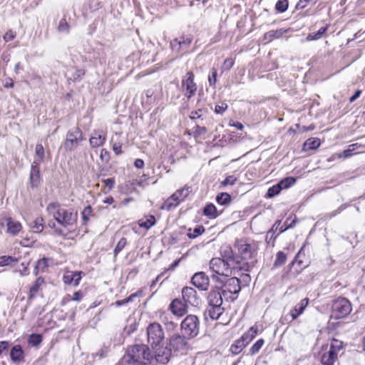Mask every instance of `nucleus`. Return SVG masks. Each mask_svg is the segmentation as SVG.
<instances>
[{
	"mask_svg": "<svg viewBox=\"0 0 365 365\" xmlns=\"http://www.w3.org/2000/svg\"><path fill=\"white\" fill-rule=\"evenodd\" d=\"M228 106L225 102H220L215 105L214 111L216 114L222 115L227 109Z\"/></svg>",
	"mask_w": 365,
	"mask_h": 365,
	"instance_id": "56",
	"label": "nucleus"
},
{
	"mask_svg": "<svg viewBox=\"0 0 365 365\" xmlns=\"http://www.w3.org/2000/svg\"><path fill=\"white\" fill-rule=\"evenodd\" d=\"M197 88L193 72L188 71L182 79V92L183 95L190 99L195 95Z\"/></svg>",
	"mask_w": 365,
	"mask_h": 365,
	"instance_id": "11",
	"label": "nucleus"
},
{
	"mask_svg": "<svg viewBox=\"0 0 365 365\" xmlns=\"http://www.w3.org/2000/svg\"><path fill=\"white\" fill-rule=\"evenodd\" d=\"M220 254L221 259L232 264L235 267L238 266L236 259L235 250H233L230 246H223L221 247Z\"/></svg>",
	"mask_w": 365,
	"mask_h": 365,
	"instance_id": "21",
	"label": "nucleus"
},
{
	"mask_svg": "<svg viewBox=\"0 0 365 365\" xmlns=\"http://www.w3.org/2000/svg\"><path fill=\"white\" fill-rule=\"evenodd\" d=\"M203 214L210 219L217 217V213L216 207L212 203L207 205L203 209Z\"/></svg>",
	"mask_w": 365,
	"mask_h": 365,
	"instance_id": "37",
	"label": "nucleus"
},
{
	"mask_svg": "<svg viewBox=\"0 0 365 365\" xmlns=\"http://www.w3.org/2000/svg\"><path fill=\"white\" fill-rule=\"evenodd\" d=\"M343 347L344 344L341 341L333 339L330 343L329 350L324 352L321 356L322 365H334Z\"/></svg>",
	"mask_w": 365,
	"mask_h": 365,
	"instance_id": "5",
	"label": "nucleus"
},
{
	"mask_svg": "<svg viewBox=\"0 0 365 365\" xmlns=\"http://www.w3.org/2000/svg\"><path fill=\"white\" fill-rule=\"evenodd\" d=\"M29 181L32 188L37 187L41 183V176L40 173V166L39 163L36 161H34L31 163Z\"/></svg>",
	"mask_w": 365,
	"mask_h": 365,
	"instance_id": "17",
	"label": "nucleus"
},
{
	"mask_svg": "<svg viewBox=\"0 0 365 365\" xmlns=\"http://www.w3.org/2000/svg\"><path fill=\"white\" fill-rule=\"evenodd\" d=\"M211 277L213 280L217 282L222 287H223V296L225 295L226 292L236 294L241 290L240 280L236 277L227 279V277L220 278L215 274H212Z\"/></svg>",
	"mask_w": 365,
	"mask_h": 365,
	"instance_id": "7",
	"label": "nucleus"
},
{
	"mask_svg": "<svg viewBox=\"0 0 365 365\" xmlns=\"http://www.w3.org/2000/svg\"><path fill=\"white\" fill-rule=\"evenodd\" d=\"M287 260V255L282 251H279L276 255V259L274 262V267L282 266Z\"/></svg>",
	"mask_w": 365,
	"mask_h": 365,
	"instance_id": "42",
	"label": "nucleus"
},
{
	"mask_svg": "<svg viewBox=\"0 0 365 365\" xmlns=\"http://www.w3.org/2000/svg\"><path fill=\"white\" fill-rule=\"evenodd\" d=\"M69 29V24L66 21V19H61L58 26V31L61 33L68 34Z\"/></svg>",
	"mask_w": 365,
	"mask_h": 365,
	"instance_id": "51",
	"label": "nucleus"
},
{
	"mask_svg": "<svg viewBox=\"0 0 365 365\" xmlns=\"http://www.w3.org/2000/svg\"><path fill=\"white\" fill-rule=\"evenodd\" d=\"M296 182V178L294 177H287L282 180H281L277 183L280 187L281 190L288 189Z\"/></svg>",
	"mask_w": 365,
	"mask_h": 365,
	"instance_id": "39",
	"label": "nucleus"
},
{
	"mask_svg": "<svg viewBox=\"0 0 365 365\" xmlns=\"http://www.w3.org/2000/svg\"><path fill=\"white\" fill-rule=\"evenodd\" d=\"M105 139V135L103 131L95 130L91 134L89 141L91 145L96 148L103 145Z\"/></svg>",
	"mask_w": 365,
	"mask_h": 365,
	"instance_id": "27",
	"label": "nucleus"
},
{
	"mask_svg": "<svg viewBox=\"0 0 365 365\" xmlns=\"http://www.w3.org/2000/svg\"><path fill=\"white\" fill-rule=\"evenodd\" d=\"M217 69L215 68H212L210 70V73L208 76L209 85L212 88H215L216 83H217Z\"/></svg>",
	"mask_w": 365,
	"mask_h": 365,
	"instance_id": "48",
	"label": "nucleus"
},
{
	"mask_svg": "<svg viewBox=\"0 0 365 365\" xmlns=\"http://www.w3.org/2000/svg\"><path fill=\"white\" fill-rule=\"evenodd\" d=\"M47 210L58 223L65 227H72L77 222L78 212L73 209L62 208L58 202L49 203Z\"/></svg>",
	"mask_w": 365,
	"mask_h": 365,
	"instance_id": "3",
	"label": "nucleus"
},
{
	"mask_svg": "<svg viewBox=\"0 0 365 365\" xmlns=\"http://www.w3.org/2000/svg\"><path fill=\"white\" fill-rule=\"evenodd\" d=\"M351 302L344 297H339L333 302L331 306V317L340 319L346 317L351 312Z\"/></svg>",
	"mask_w": 365,
	"mask_h": 365,
	"instance_id": "6",
	"label": "nucleus"
},
{
	"mask_svg": "<svg viewBox=\"0 0 365 365\" xmlns=\"http://www.w3.org/2000/svg\"><path fill=\"white\" fill-rule=\"evenodd\" d=\"M139 296H140V292H136L135 294H132L129 297H126L124 299L115 301V306L116 307L123 306L125 304L133 302L134 298H135L136 297H139Z\"/></svg>",
	"mask_w": 365,
	"mask_h": 365,
	"instance_id": "47",
	"label": "nucleus"
},
{
	"mask_svg": "<svg viewBox=\"0 0 365 365\" xmlns=\"http://www.w3.org/2000/svg\"><path fill=\"white\" fill-rule=\"evenodd\" d=\"M245 346V344L243 341L238 340L235 342V344H232L230 347L231 351L235 354H239L243 348Z\"/></svg>",
	"mask_w": 365,
	"mask_h": 365,
	"instance_id": "50",
	"label": "nucleus"
},
{
	"mask_svg": "<svg viewBox=\"0 0 365 365\" xmlns=\"http://www.w3.org/2000/svg\"><path fill=\"white\" fill-rule=\"evenodd\" d=\"M30 227L34 232H42L43 230V219L41 217H36L31 222Z\"/></svg>",
	"mask_w": 365,
	"mask_h": 365,
	"instance_id": "36",
	"label": "nucleus"
},
{
	"mask_svg": "<svg viewBox=\"0 0 365 365\" xmlns=\"http://www.w3.org/2000/svg\"><path fill=\"white\" fill-rule=\"evenodd\" d=\"M14 262H17V259L11 256H1L0 257V267H5L11 264Z\"/></svg>",
	"mask_w": 365,
	"mask_h": 365,
	"instance_id": "53",
	"label": "nucleus"
},
{
	"mask_svg": "<svg viewBox=\"0 0 365 365\" xmlns=\"http://www.w3.org/2000/svg\"><path fill=\"white\" fill-rule=\"evenodd\" d=\"M295 225V220H293L290 225L286 227H284V225H282V221L280 220H277L274 224L272 225V228L267 232V240L269 238V236L272 232H276L277 231H279V234L284 232L289 228H292Z\"/></svg>",
	"mask_w": 365,
	"mask_h": 365,
	"instance_id": "25",
	"label": "nucleus"
},
{
	"mask_svg": "<svg viewBox=\"0 0 365 365\" xmlns=\"http://www.w3.org/2000/svg\"><path fill=\"white\" fill-rule=\"evenodd\" d=\"M189 306L183 301L175 299L170 304V309L172 313L178 317H182L187 312Z\"/></svg>",
	"mask_w": 365,
	"mask_h": 365,
	"instance_id": "19",
	"label": "nucleus"
},
{
	"mask_svg": "<svg viewBox=\"0 0 365 365\" xmlns=\"http://www.w3.org/2000/svg\"><path fill=\"white\" fill-rule=\"evenodd\" d=\"M43 340V337L39 334H31L28 339V342L29 344L36 346L39 345Z\"/></svg>",
	"mask_w": 365,
	"mask_h": 365,
	"instance_id": "44",
	"label": "nucleus"
},
{
	"mask_svg": "<svg viewBox=\"0 0 365 365\" xmlns=\"http://www.w3.org/2000/svg\"><path fill=\"white\" fill-rule=\"evenodd\" d=\"M182 301L188 306L195 307L199 304L197 292L192 287H185L182 290Z\"/></svg>",
	"mask_w": 365,
	"mask_h": 365,
	"instance_id": "15",
	"label": "nucleus"
},
{
	"mask_svg": "<svg viewBox=\"0 0 365 365\" xmlns=\"http://www.w3.org/2000/svg\"><path fill=\"white\" fill-rule=\"evenodd\" d=\"M321 141L317 138H308L303 145L304 150H316L320 146Z\"/></svg>",
	"mask_w": 365,
	"mask_h": 365,
	"instance_id": "33",
	"label": "nucleus"
},
{
	"mask_svg": "<svg viewBox=\"0 0 365 365\" xmlns=\"http://www.w3.org/2000/svg\"><path fill=\"white\" fill-rule=\"evenodd\" d=\"M319 0H299V1L297 4L296 8L297 9H302L305 8L309 4H314Z\"/></svg>",
	"mask_w": 365,
	"mask_h": 365,
	"instance_id": "59",
	"label": "nucleus"
},
{
	"mask_svg": "<svg viewBox=\"0 0 365 365\" xmlns=\"http://www.w3.org/2000/svg\"><path fill=\"white\" fill-rule=\"evenodd\" d=\"M358 144H352L349 146V148L346 150H344L343 152L335 153L332 155L331 160H335L336 158H348L352 156L355 153V150L356 148H358Z\"/></svg>",
	"mask_w": 365,
	"mask_h": 365,
	"instance_id": "28",
	"label": "nucleus"
},
{
	"mask_svg": "<svg viewBox=\"0 0 365 365\" xmlns=\"http://www.w3.org/2000/svg\"><path fill=\"white\" fill-rule=\"evenodd\" d=\"M186 336L180 334H174L170 339V346L174 351L181 352L182 354L186 352L188 346Z\"/></svg>",
	"mask_w": 365,
	"mask_h": 365,
	"instance_id": "14",
	"label": "nucleus"
},
{
	"mask_svg": "<svg viewBox=\"0 0 365 365\" xmlns=\"http://www.w3.org/2000/svg\"><path fill=\"white\" fill-rule=\"evenodd\" d=\"M192 42V36L187 35L175 38L170 42V47L175 53L185 52Z\"/></svg>",
	"mask_w": 365,
	"mask_h": 365,
	"instance_id": "13",
	"label": "nucleus"
},
{
	"mask_svg": "<svg viewBox=\"0 0 365 365\" xmlns=\"http://www.w3.org/2000/svg\"><path fill=\"white\" fill-rule=\"evenodd\" d=\"M205 232V228L203 226L200 225L195 227L192 230L191 229L188 230L187 236L190 239H195L197 237L201 235Z\"/></svg>",
	"mask_w": 365,
	"mask_h": 365,
	"instance_id": "40",
	"label": "nucleus"
},
{
	"mask_svg": "<svg viewBox=\"0 0 365 365\" xmlns=\"http://www.w3.org/2000/svg\"><path fill=\"white\" fill-rule=\"evenodd\" d=\"M83 140V133L79 128L69 130L66 134L64 148L66 150L72 151L76 149Z\"/></svg>",
	"mask_w": 365,
	"mask_h": 365,
	"instance_id": "10",
	"label": "nucleus"
},
{
	"mask_svg": "<svg viewBox=\"0 0 365 365\" xmlns=\"http://www.w3.org/2000/svg\"><path fill=\"white\" fill-rule=\"evenodd\" d=\"M309 299L304 298L302 299L298 304L295 305V307L290 311V315L292 317V320L296 319L299 316H300L304 311L305 308L308 305Z\"/></svg>",
	"mask_w": 365,
	"mask_h": 365,
	"instance_id": "24",
	"label": "nucleus"
},
{
	"mask_svg": "<svg viewBox=\"0 0 365 365\" xmlns=\"http://www.w3.org/2000/svg\"><path fill=\"white\" fill-rule=\"evenodd\" d=\"M224 308L219 305H208L205 311V317L207 319L208 317L212 320L218 319L223 314Z\"/></svg>",
	"mask_w": 365,
	"mask_h": 365,
	"instance_id": "22",
	"label": "nucleus"
},
{
	"mask_svg": "<svg viewBox=\"0 0 365 365\" xmlns=\"http://www.w3.org/2000/svg\"><path fill=\"white\" fill-rule=\"evenodd\" d=\"M11 360L13 362H19L24 359V352L21 345H14L10 351Z\"/></svg>",
	"mask_w": 365,
	"mask_h": 365,
	"instance_id": "26",
	"label": "nucleus"
},
{
	"mask_svg": "<svg viewBox=\"0 0 365 365\" xmlns=\"http://www.w3.org/2000/svg\"><path fill=\"white\" fill-rule=\"evenodd\" d=\"M48 258L43 257L36 261V268H40L41 272H43L44 269L48 266Z\"/></svg>",
	"mask_w": 365,
	"mask_h": 365,
	"instance_id": "58",
	"label": "nucleus"
},
{
	"mask_svg": "<svg viewBox=\"0 0 365 365\" xmlns=\"http://www.w3.org/2000/svg\"><path fill=\"white\" fill-rule=\"evenodd\" d=\"M207 132V128L204 126L196 125L194 128L193 133L195 137L204 135Z\"/></svg>",
	"mask_w": 365,
	"mask_h": 365,
	"instance_id": "63",
	"label": "nucleus"
},
{
	"mask_svg": "<svg viewBox=\"0 0 365 365\" xmlns=\"http://www.w3.org/2000/svg\"><path fill=\"white\" fill-rule=\"evenodd\" d=\"M148 342L153 349L160 346L165 339L164 331L161 325L154 322L149 324L147 328Z\"/></svg>",
	"mask_w": 365,
	"mask_h": 365,
	"instance_id": "8",
	"label": "nucleus"
},
{
	"mask_svg": "<svg viewBox=\"0 0 365 365\" xmlns=\"http://www.w3.org/2000/svg\"><path fill=\"white\" fill-rule=\"evenodd\" d=\"M44 279L38 277L34 282V284L31 287L29 294V300H32L38 292L39 289L42 284H44Z\"/></svg>",
	"mask_w": 365,
	"mask_h": 365,
	"instance_id": "30",
	"label": "nucleus"
},
{
	"mask_svg": "<svg viewBox=\"0 0 365 365\" xmlns=\"http://www.w3.org/2000/svg\"><path fill=\"white\" fill-rule=\"evenodd\" d=\"M199 319L195 315L187 316L181 322L182 334L189 338L196 336L199 333Z\"/></svg>",
	"mask_w": 365,
	"mask_h": 365,
	"instance_id": "9",
	"label": "nucleus"
},
{
	"mask_svg": "<svg viewBox=\"0 0 365 365\" xmlns=\"http://www.w3.org/2000/svg\"><path fill=\"white\" fill-rule=\"evenodd\" d=\"M207 113L206 108H199L196 110H193L190 113V118L192 120H196L202 118V116Z\"/></svg>",
	"mask_w": 365,
	"mask_h": 365,
	"instance_id": "52",
	"label": "nucleus"
},
{
	"mask_svg": "<svg viewBox=\"0 0 365 365\" xmlns=\"http://www.w3.org/2000/svg\"><path fill=\"white\" fill-rule=\"evenodd\" d=\"M153 356L145 344H135L129 347L118 365H148Z\"/></svg>",
	"mask_w": 365,
	"mask_h": 365,
	"instance_id": "2",
	"label": "nucleus"
},
{
	"mask_svg": "<svg viewBox=\"0 0 365 365\" xmlns=\"http://www.w3.org/2000/svg\"><path fill=\"white\" fill-rule=\"evenodd\" d=\"M264 343V339H258L250 348V351L252 354H257L259 350L260 349L262 348V346H263Z\"/></svg>",
	"mask_w": 365,
	"mask_h": 365,
	"instance_id": "54",
	"label": "nucleus"
},
{
	"mask_svg": "<svg viewBox=\"0 0 365 365\" xmlns=\"http://www.w3.org/2000/svg\"><path fill=\"white\" fill-rule=\"evenodd\" d=\"M235 64V59L232 58H226L224 62H223V64L221 67V69L223 71H229L230 70L233 66Z\"/></svg>",
	"mask_w": 365,
	"mask_h": 365,
	"instance_id": "57",
	"label": "nucleus"
},
{
	"mask_svg": "<svg viewBox=\"0 0 365 365\" xmlns=\"http://www.w3.org/2000/svg\"><path fill=\"white\" fill-rule=\"evenodd\" d=\"M83 223L87 224L91 216H93V209L91 205L86 206L81 212Z\"/></svg>",
	"mask_w": 365,
	"mask_h": 365,
	"instance_id": "43",
	"label": "nucleus"
},
{
	"mask_svg": "<svg viewBox=\"0 0 365 365\" xmlns=\"http://www.w3.org/2000/svg\"><path fill=\"white\" fill-rule=\"evenodd\" d=\"M154 349V358L157 362L163 364L168 362L171 356V348L168 346L163 347L160 345Z\"/></svg>",
	"mask_w": 365,
	"mask_h": 365,
	"instance_id": "18",
	"label": "nucleus"
},
{
	"mask_svg": "<svg viewBox=\"0 0 365 365\" xmlns=\"http://www.w3.org/2000/svg\"><path fill=\"white\" fill-rule=\"evenodd\" d=\"M286 32H287V30L283 29H277V30H271L264 34V38L265 40H267L268 41H271L274 38H280Z\"/></svg>",
	"mask_w": 365,
	"mask_h": 365,
	"instance_id": "34",
	"label": "nucleus"
},
{
	"mask_svg": "<svg viewBox=\"0 0 365 365\" xmlns=\"http://www.w3.org/2000/svg\"><path fill=\"white\" fill-rule=\"evenodd\" d=\"M7 232L12 235H16L21 229V224L19 222H15L11 217L6 219Z\"/></svg>",
	"mask_w": 365,
	"mask_h": 365,
	"instance_id": "29",
	"label": "nucleus"
},
{
	"mask_svg": "<svg viewBox=\"0 0 365 365\" xmlns=\"http://www.w3.org/2000/svg\"><path fill=\"white\" fill-rule=\"evenodd\" d=\"M36 155L38 156L39 161H43L44 159V148L41 144H37L35 148Z\"/></svg>",
	"mask_w": 365,
	"mask_h": 365,
	"instance_id": "60",
	"label": "nucleus"
},
{
	"mask_svg": "<svg viewBox=\"0 0 365 365\" xmlns=\"http://www.w3.org/2000/svg\"><path fill=\"white\" fill-rule=\"evenodd\" d=\"M190 192V187L185 185L182 188L177 190L173 193V195L175 197H176L178 201L180 203L188 196Z\"/></svg>",
	"mask_w": 365,
	"mask_h": 365,
	"instance_id": "35",
	"label": "nucleus"
},
{
	"mask_svg": "<svg viewBox=\"0 0 365 365\" xmlns=\"http://www.w3.org/2000/svg\"><path fill=\"white\" fill-rule=\"evenodd\" d=\"M103 182L105 183V187L103 188V192H109L114 185V178H108L103 180Z\"/></svg>",
	"mask_w": 365,
	"mask_h": 365,
	"instance_id": "62",
	"label": "nucleus"
},
{
	"mask_svg": "<svg viewBox=\"0 0 365 365\" xmlns=\"http://www.w3.org/2000/svg\"><path fill=\"white\" fill-rule=\"evenodd\" d=\"M329 25L327 24L324 26L321 27L317 32L309 33L307 38V41H316L321 38L323 35L327 31Z\"/></svg>",
	"mask_w": 365,
	"mask_h": 365,
	"instance_id": "32",
	"label": "nucleus"
},
{
	"mask_svg": "<svg viewBox=\"0 0 365 365\" xmlns=\"http://www.w3.org/2000/svg\"><path fill=\"white\" fill-rule=\"evenodd\" d=\"M237 178L235 175H229L221 182L223 186L233 185L237 181Z\"/></svg>",
	"mask_w": 365,
	"mask_h": 365,
	"instance_id": "61",
	"label": "nucleus"
},
{
	"mask_svg": "<svg viewBox=\"0 0 365 365\" xmlns=\"http://www.w3.org/2000/svg\"><path fill=\"white\" fill-rule=\"evenodd\" d=\"M155 223V218L153 215H149L145 217L139 221V225L141 227H144L145 229H149L152 226H153Z\"/></svg>",
	"mask_w": 365,
	"mask_h": 365,
	"instance_id": "38",
	"label": "nucleus"
},
{
	"mask_svg": "<svg viewBox=\"0 0 365 365\" xmlns=\"http://www.w3.org/2000/svg\"><path fill=\"white\" fill-rule=\"evenodd\" d=\"M216 201L221 205H226L231 202V197L227 192H221L217 195Z\"/></svg>",
	"mask_w": 365,
	"mask_h": 365,
	"instance_id": "41",
	"label": "nucleus"
},
{
	"mask_svg": "<svg viewBox=\"0 0 365 365\" xmlns=\"http://www.w3.org/2000/svg\"><path fill=\"white\" fill-rule=\"evenodd\" d=\"M81 272H68L63 277V281L66 284H73L76 287L81 279Z\"/></svg>",
	"mask_w": 365,
	"mask_h": 365,
	"instance_id": "23",
	"label": "nucleus"
},
{
	"mask_svg": "<svg viewBox=\"0 0 365 365\" xmlns=\"http://www.w3.org/2000/svg\"><path fill=\"white\" fill-rule=\"evenodd\" d=\"M16 34L15 31H13L12 30L8 31L4 36H3L4 40L6 42L11 41L14 40L16 38Z\"/></svg>",
	"mask_w": 365,
	"mask_h": 365,
	"instance_id": "64",
	"label": "nucleus"
},
{
	"mask_svg": "<svg viewBox=\"0 0 365 365\" xmlns=\"http://www.w3.org/2000/svg\"><path fill=\"white\" fill-rule=\"evenodd\" d=\"M209 265L210 270L213 272L212 274H215L220 278L229 277L240 272L237 267L220 257L212 258L210 261Z\"/></svg>",
	"mask_w": 365,
	"mask_h": 365,
	"instance_id": "4",
	"label": "nucleus"
},
{
	"mask_svg": "<svg viewBox=\"0 0 365 365\" xmlns=\"http://www.w3.org/2000/svg\"><path fill=\"white\" fill-rule=\"evenodd\" d=\"M84 74L85 71L83 69L76 68L74 73H72L71 76L68 77V80L73 82L79 81Z\"/></svg>",
	"mask_w": 365,
	"mask_h": 365,
	"instance_id": "46",
	"label": "nucleus"
},
{
	"mask_svg": "<svg viewBox=\"0 0 365 365\" xmlns=\"http://www.w3.org/2000/svg\"><path fill=\"white\" fill-rule=\"evenodd\" d=\"M149 179L148 175L143 174L139 179L133 180L135 182V186L138 185L140 187H145L148 185V180Z\"/></svg>",
	"mask_w": 365,
	"mask_h": 365,
	"instance_id": "55",
	"label": "nucleus"
},
{
	"mask_svg": "<svg viewBox=\"0 0 365 365\" xmlns=\"http://www.w3.org/2000/svg\"><path fill=\"white\" fill-rule=\"evenodd\" d=\"M191 282L195 287L200 290L205 291L208 289L210 279L205 272H200L192 276Z\"/></svg>",
	"mask_w": 365,
	"mask_h": 365,
	"instance_id": "16",
	"label": "nucleus"
},
{
	"mask_svg": "<svg viewBox=\"0 0 365 365\" xmlns=\"http://www.w3.org/2000/svg\"><path fill=\"white\" fill-rule=\"evenodd\" d=\"M135 190V182L128 181L118 186V192L120 195L118 196L119 205H127L133 198L128 196Z\"/></svg>",
	"mask_w": 365,
	"mask_h": 365,
	"instance_id": "12",
	"label": "nucleus"
},
{
	"mask_svg": "<svg viewBox=\"0 0 365 365\" xmlns=\"http://www.w3.org/2000/svg\"><path fill=\"white\" fill-rule=\"evenodd\" d=\"M179 204L180 202L178 201L176 197L173 194L162 204L160 208L169 211L175 208Z\"/></svg>",
	"mask_w": 365,
	"mask_h": 365,
	"instance_id": "31",
	"label": "nucleus"
},
{
	"mask_svg": "<svg viewBox=\"0 0 365 365\" xmlns=\"http://www.w3.org/2000/svg\"><path fill=\"white\" fill-rule=\"evenodd\" d=\"M222 291L217 287L212 289L207 297L208 305H219L222 304Z\"/></svg>",
	"mask_w": 365,
	"mask_h": 365,
	"instance_id": "20",
	"label": "nucleus"
},
{
	"mask_svg": "<svg viewBox=\"0 0 365 365\" xmlns=\"http://www.w3.org/2000/svg\"><path fill=\"white\" fill-rule=\"evenodd\" d=\"M282 191L280 187L279 186V184L277 183L276 185H274L273 186L270 187L266 194V197L269 198L274 197L279 195L280 192Z\"/></svg>",
	"mask_w": 365,
	"mask_h": 365,
	"instance_id": "45",
	"label": "nucleus"
},
{
	"mask_svg": "<svg viewBox=\"0 0 365 365\" xmlns=\"http://www.w3.org/2000/svg\"><path fill=\"white\" fill-rule=\"evenodd\" d=\"M288 1L287 0H278L275 4V9L280 13L284 12L288 8Z\"/></svg>",
	"mask_w": 365,
	"mask_h": 365,
	"instance_id": "49",
	"label": "nucleus"
},
{
	"mask_svg": "<svg viewBox=\"0 0 365 365\" xmlns=\"http://www.w3.org/2000/svg\"><path fill=\"white\" fill-rule=\"evenodd\" d=\"M234 249L236 252L238 270L250 271L254 267V258L257 253L256 250L243 239L235 240Z\"/></svg>",
	"mask_w": 365,
	"mask_h": 365,
	"instance_id": "1",
	"label": "nucleus"
}]
</instances>
